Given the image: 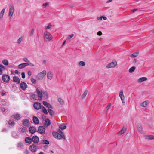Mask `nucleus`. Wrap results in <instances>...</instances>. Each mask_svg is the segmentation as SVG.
Segmentation results:
<instances>
[{
  "label": "nucleus",
  "mask_w": 154,
  "mask_h": 154,
  "mask_svg": "<svg viewBox=\"0 0 154 154\" xmlns=\"http://www.w3.org/2000/svg\"><path fill=\"white\" fill-rule=\"evenodd\" d=\"M23 124L25 126H28L29 125V120L27 119H24L23 120Z\"/></svg>",
  "instance_id": "20"
},
{
  "label": "nucleus",
  "mask_w": 154,
  "mask_h": 154,
  "mask_svg": "<svg viewBox=\"0 0 154 154\" xmlns=\"http://www.w3.org/2000/svg\"><path fill=\"white\" fill-rule=\"evenodd\" d=\"M53 39V36L48 31L44 32V41L46 42H49Z\"/></svg>",
  "instance_id": "1"
},
{
  "label": "nucleus",
  "mask_w": 154,
  "mask_h": 154,
  "mask_svg": "<svg viewBox=\"0 0 154 154\" xmlns=\"http://www.w3.org/2000/svg\"><path fill=\"white\" fill-rule=\"evenodd\" d=\"M51 122L49 119L48 118H47L45 119L44 123V125L45 127H47L50 125Z\"/></svg>",
  "instance_id": "15"
},
{
  "label": "nucleus",
  "mask_w": 154,
  "mask_h": 154,
  "mask_svg": "<svg viewBox=\"0 0 154 154\" xmlns=\"http://www.w3.org/2000/svg\"><path fill=\"white\" fill-rule=\"evenodd\" d=\"M147 80V78L146 77H143L140 78L138 79L137 81L138 83H140L143 82V81H146Z\"/></svg>",
  "instance_id": "23"
},
{
  "label": "nucleus",
  "mask_w": 154,
  "mask_h": 154,
  "mask_svg": "<svg viewBox=\"0 0 154 154\" xmlns=\"http://www.w3.org/2000/svg\"><path fill=\"white\" fill-rule=\"evenodd\" d=\"M29 149L32 152H35L37 149V146L35 144H32L29 146Z\"/></svg>",
  "instance_id": "8"
},
{
  "label": "nucleus",
  "mask_w": 154,
  "mask_h": 154,
  "mask_svg": "<svg viewBox=\"0 0 154 154\" xmlns=\"http://www.w3.org/2000/svg\"><path fill=\"white\" fill-rule=\"evenodd\" d=\"M48 4H49V3L48 2H47L45 4H43L42 5H43V6L45 7L47 6L48 5Z\"/></svg>",
  "instance_id": "53"
},
{
  "label": "nucleus",
  "mask_w": 154,
  "mask_h": 154,
  "mask_svg": "<svg viewBox=\"0 0 154 154\" xmlns=\"http://www.w3.org/2000/svg\"><path fill=\"white\" fill-rule=\"evenodd\" d=\"M46 74V71L45 70H44L37 75L36 78L38 80H42Z\"/></svg>",
  "instance_id": "2"
},
{
  "label": "nucleus",
  "mask_w": 154,
  "mask_h": 154,
  "mask_svg": "<svg viewBox=\"0 0 154 154\" xmlns=\"http://www.w3.org/2000/svg\"><path fill=\"white\" fill-rule=\"evenodd\" d=\"M14 12V8L13 5L12 4H11L9 6V10L8 13V15L10 17V18H11L13 15Z\"/></svg>",
  "instance_id": "6"
},
{
  "label": "nucleus",
  "mask_w": 154,
  "mask_h": 154,
  "mask_svg": "<svg viewBox=\"0 0 154 154\" xmlns=\"http://www.w3.org/2000/svg\"><path fill=\"white\" fill-rule=\"evenodd\" d=\"M117 62L116 60H113L112 62L108 64L106 66L107 69L115 68L117 65Z\"/></svg>",
  "instance_id": "3"
},
{
  "label": "nucleus",
  "mask_w": 154,
  "mask_h": 154,
  "mask_svg": "<svg viewBox=\"0 0 154 154\" xmlns=\"http://www.w3.org/2000/svg\"><path fill=\"white\" fill-rule=\"evenodd\" d=\"M30 99L32 100L35 101L37 99V97L35 94H31L30 96Z\"/></svg>",
  "instance_id": "28"
},
{
  "label": "nucleus",
  "mask_w": 154,
  "mask_h": 154,
  "mask_svg": "<svg viewBox=\"0 0 154 154\" xmlns=\"http://www.w3.org/2000/svg\"><path fill=\"white\" fill-rule=\"evenodd\" d=\"M66 128V126L64 125H61L59 127V128L62 130L65 129Z\"/></svg>",
  "instance_id": "41"
},
{
  "label": "nucleus",
  "mask_w": 154,
  "mask_h": 154,
  "mask_svg": "<svg viewBox=\"0 0 154 154\" xmlns=\"http://www.w3.org/2000/svg\"><path fill=\"white\" fill-rule=\"evenodd\" d=\"M23 146V144L22 142H20L18 143L17 145V148L18 149H21Z\"/></svg>",
  "instance_id": "24"
},
{
  "label": "nucleus",
  "mask_w": 154,
  "mask_h": 154,
  "mask_svg": "<svg viewBox=\"0 0 154 154\" xmlns=\"http://www.w3.org/2000/svg\"><path fill=\"white\" fill-rule=\"evenodd\" d=\"M73 36H74L73 34H71V35H69L67 37L68 39H70L72 38Z\"/></svg>",
  "instance_id": "49"
},
{
  "label": "nucleus",
  "mask_w": 154,
  "mask_h": 154,
  "mask_svg": "<svg viewBox=\"0 0 154 154\" xmlns=\"http://www.w3.org/2000/svg\"><path fill=\"white\" fill-rule=\"evenodd\" d=\"M48 111L49 113V114L51 115V116H54V112L51 109H48Z\"/></svg>",
  "instance_id": "36"
},
{
  "label": "nucleus",
  "mask_w": 154,
  "mask_h": 154,
  "mask_svg": "<svg viewBox=\"0 0 154 154\" xmlns=\"http://www.w3.org/2000/svg\"><path fill=\"white\" fill-rule=\"evenodd\" d=\"M8 123L9 125L12 126H14L15 124L14 122L12 120H10L8 122Z\"/></svg>",
  "instance_id": "44"
},
{
  "label": "nucleus",
  "mask_w": 154,
  "mask_h": 154,
  "mask_svg": "<svg viewBox=\"0 0 154 154\" xmlns=\"http://www.w3.org/2000/svg\"><path fill=\"white\" fill-rule=\"evenodd\" d=\"M88 92V91L87 90H85L82 96V99H84L86 96L87 93Z\"/></svg>",
  "instance_id": "42"
},
{
  "label": "nucleus",
  "mask_w": 154,
  "mask_h": 154,
  "mask_svg": "<svg viewBox=\"0 0 154 154\" xmlns=\"http://www.w3.org/2000/svg\"><path fill=\"white\" fill-rule=\"evenodd\" d=\"M137 9H134L133 10L131 11H132L133 12H135V11H137Z\"/></svg>",
  "instance_id": "59"
},
{
  "label": "nucleus",
  "mask_w": 154,
  "mask_h": 154,
  "mask_svg": "<svg viewBox=\"0 0 154 154\" xmlns=\"http://www.w3.org/2000/svg\"><path fill=\"white\" fill-rule=\"evenodd\" d=\"M47 78L51 80L53 78V74L51 71H49L47 73Z\"/></svg>",
  "instance_id": "16"
},
{
  "label": "nucleus",
  "mask_w": 154,
  "mask_h": 154,
  "mask_svg": "<svg viewBox=\"0 0 154 154\" xmlns=\"http://www.w3.org/2000/svg\"><path fill=\"white\" fill-rule=\"evenodd\" d=\"M39 140V137L37 136H34L32 138V141L35 143H38Z\"/></svg>",
  "instance_id": "13"
},
{
  "label": "nucleus",
  "mask_w": 154,
  "mask_h": 154,
  "mask_svg": "<svg viewBox=\"0 0 154 154\" xmlns=\"http://www.w3.org/2000/svg\"><path fill=\"white\" fill-rule=\"evenodd\" d=\"M13 81L16 84H18L20 83V80L18 77L14 76L13 78Z\"/></svg>",
  "instance_id": "17"
},
{
  "label": "nucleus",
  "mask_w": 154,
  "mask_h": 154,
  "mask_svg": "<svg viewBox=\"0 0 154 154\" xmlns=\"http://www.w3.org/2000/svg\"><path fill=\"white\" fill-rule=\"evenodd\" d=\"M19 130L20 131L21 133H24V132H25L26 131V128H25V127H21V128H20V129Z\"/></svg>",
  "instance_id": "38"
},
{
  "label": "nucleus",
  "mask_w": 154,
  "mask_h": 154,
  "mask_svg": "<svg viewBox=\"0 0 154 154\" xmlns=\"http://www.w3.org/2000/svg\"><path fill=\"white\" fill-rule=\"evenodd\" d=\"M21 75H22V77L23 79H24L25 77V73L24 72H22L21 73Z\"/></svg>",
  "instance_id": "51"
},
{
  "label": "nucleus",
  "mask_w": 154,
  "mask_h": 154,
  "mask_svg": "<svg viewBox=\"0 0 154 154\" xmlns=\"http://www.w3.org/2000/svg\"><path fill=\"white\" fill-rule=\"evenodd\" d=\"M119 96L121 99L122 103H124L125 102L124 100L125 96L123 94V90H121L120 91Z\"/></svg>",
  "instance_id": "9"
},
{
  "label": "nucleus",
  "mask_w": 154,
  "mask_h": 154,
  "mask_svg": "<svg viewBox=\"0 0 154 154\" xmlns=\"http://www.w3.org/2000/svg\"><path fill=\"white\" fill-rule=\"evenodd\" d=\"M28 74L29 76H31L32 75V72L30 71H28Z\"/></svg>",
  "instance_id": "56"
},
{
  "label": "nucleus",
  "mask_w": 154,
  "mask_h": 154,
  "mask_svg": "<svg viewBox=\"0 0 154 154\" xmlns=\"http://www.w3.org/2000/svg\"><path fill=\"white\" fill-rule=\"evenodd\" d=\"M111 106V104L110 103H109L107 105V106L106 107L105 110V112H107L108 111V110L110 109V106Z\"/></svg>",
  "instance_id": "43"
},
{
  "label": "nucleus",
  "mask_w": 154,
  "mask_h": 154,
  "mask_svg": "<svg viewBox=\"0 0 154 154\" xmlns=\"http://www.w3.org/2000/svg\"><path fill=\"white\" fill-rule=\"evenodd\" d=\"M20 87L23 90H25L27 88V84L24 82H22L20 84Z\"/></svg>",
  "instance_id": "12"
},
{
  "label": "nucleus",
  "mask_w": 154,
  "mask_h": 154,
  "mask_svg": "<svg viewBox=\"0 0 154 154\" xmlns=\"http://www.w3.org/2000/svg\"><path fill=\"white\" fill-rule=\"evenodd\" d=\"M137 128L138 131L141 134H144V132L143 130V127L141 124L138 123L137 125Z\"/></svg>",
  "instance_id": "10"
},
{
  "label": "nucleus",
  "mask_w": 154,
  "mask_h": 154,
  "mask_svg": "<svg viewBox=\"0 0 154 154\" xmlns=\"http://www.w3.org/2000/svg\"><path fill=\"white\" fill-rule=\"evenodd\" d=\"M25 141L26 143L30 144L32 142V138L30 137H26L25 139Z\"/></svg>",
  "instance_id": "26"
},
{
  "label": "nucleus",
  "mask_w": 154,
  "mask_h": 154,
  "mask_svg": "<svg viewBox=\"0 0 154 154\" xmlns=\"http://www.w3.org/2000/svg\"><path fill=\"white\" fill-rule=\"evenodd\" d=\"M6 70V68L3 65L0 64V75L2 74L3 72Z\"/></svg>",
  "instance_id": "19"
},
{
  "label": "nucleus",
  "mask_w": 154,
  "mask_h": 154,
  "mask_svg": "<svg viewBox=\"0 0 154 154\" xmlns=\"http://www.w3.org/2000/svg\"><path fill=\"white\" fill-rule=\"evenodd\" d=\"M42 109L43 112L45 114H48V112L46 108L44 107H42Z\"/></svg>",
  "instance_id": "39"
},
{
  "label": "nucleus",
  "mask_w": 154,
  "mask_h": 154,
  "mask_svg": "<svg viewBox=\"0 0 154 154\" xmlns=\"http://www.w3.org/2000/svg\"><path fill=\"white\" fill-rule=\"evenodd\" d=\"M34 30L33 29H32V30L30 34V36H32L33 35V33H34Z\"/></svg>",
  "instance_id": "52"
},
{
  "label": "nucleus",
  "mask_w": 154,
  "mask_h": 154,
  "mask_svg": "<svg viewBox=\"0 0 154 154\" xmlns=\"http://www.w3.org/2000/svg\"><path fill=\"white\" fill-rule=\"evenodd\" d=\"M23 38V37H21L20 38H19L17 40V42L19 44L20 43Z\"/></svg>",
  "instance_id": "48"
},
{
  "label": "nucleus",
  "mask_w": 154,
  "mask_h": 154,
  "mask_svg": "<svg viewBox=\"0 0 154 154\" xmlns=\"http://www.w3.org/2000/svg\"><path fill=\"white\" fill-rule=\"evenodd\" d=\"M2 79L4 82L8 83L10 80V78L8 75L4 74L2 77Z\"/></svg>",
  "instance_id": "5"
},
{
  "label": "nucleus",
  "mask_w": 154,
  "mask_h": 154,
  "mask_svg": "<svg viewBox=\"0 0 154 154\" xmlns=\"http://www.w3.org/2000/svg\"><path fill=\"white\" fill-rule=\"evenodd\" d=\"M43 104L45 106L48 108L53 109V107L52 106H51L49 103L46 101H43Z\"/></svg>",
  "instance_id": "22"
},
{
  "label": "nucleus",
  "mask_w": 154,
  "mask_h": 154,
  "mask_svg": "<svg viewBox=\"0 0 154 154\" xmlns=\"http://www.w3.org/2000/svg\"><path fill=\"white\" fill-rule=\"evenodd\" d=\"M31 82L33 83V84H35L36 83V80H35V79L32 78L31 79Z\"/></svg>",
  "instance_id": "47"
},
{
  "label": "nucleus",
  "mask_w": 154,
  "mask_h": 154,
  "mask_svg": "<svg viewBox=\"0 0 154 154\" xmlns=\"http://www.w3.org/2000/svg\"><path fill=\"white\" fill-rule=\"evenodd\" d=\"M38 132L41 134L44 133L45 132V129L42 126H39L38 128Z\"/></svg>",
  "instance_id": "11"
},
{
  "label": "nucleus",
  "mask_w": 154,
  "mask_h": 154,
  "mask_svg": "<svg viewBox=\"0 0 154 154\" xmlns=\"http://www.w3.org/2000/svg\"><path fill=\"white\" fill-rule=\"evenodd\" d=\"M97 34L98 35L100 36L102 35V33L101 32L99 31L97 32Z\"/></svg>",
  "instance_id": "54"
},
{
  "label": "nucleus",
  "mask_w": 154,
  "mask_h": 154,
  "mask_svg": "<svg viewBox=\"0 0 154 154\" xmlns=\"http://www.w3.org/2000/svg\"><path fill=\"white\" fill-rule=\"evenodd\" d=\"M5 11V9L3 8L1 11L0 13V19H2L3 17V16L4 14Z\"/></svg>",
  "instance_id": "31"
},
{
  "label": "nucleus",
  "mask_w": 154,
  "mask_h": 154,
  "mask_svg": "<svg viewBox=\"0 0 154 154\" xmlns=\"http://www.w3.org/2000/svg\"><path fill=\"white\" fill-rule=\"evenodd\" d=\"M133 62L134 63H136L137 62V60L136 59H134L133 60Z\"/></svg>",
  "instance_id": "58"
},
{
  "label": "nucleus",
  "mask_w": 154,
  "mask_h": 154,
  "mask_svg": "<svg viewBox=\"0 0 154 154\" xmlns=\"http://www.w3.org/2000/svg\"><path fill=\"white\" fill-rule=\"evenodd\" d=\"M34 107L36 109H39L41 108V104L38 102H35L34 104Z\"/></svg>",
  "instance_id": "14"
},
{
  "label": "nucleus",
  "mask_w": 154,
  "mask_h": 154,
  "mask_svg": "<svg viewBox=\"0 0 154 154\" xmlns=\"http://www.w3.org/2000/svg\"><path fill=\"white\" fill-rule=\"evenodd\" d=\"M29 65V64L28 63H23L19 64L18 66V67L20 69H22L24 68L26 66Z\"/></svg>",
  "instance_id": "18"
},
{
  "label": "nucleus",
  "mask_w": 154,
  "mask_h": 154,
  "mask_svg": "<svg viewBox=\"0 0 154 154\" xmlns=\"http://www.w3.org/2000/svg\"><path fill=\"white\" fill-rule=\"evenodd\" d=\"M149 104V103L148 101H146L143 102L141 105V106L142 107H146Z\"/></svg>",
  "instance_id": "29"
},
{
  "label": "nucleus",
  "mask_w": 154,
  "mask_h": 154,
  "mask_svg": "<svg viewBox=\"0 0 154 154\" xmlns=\"http://www.w3.org/2000/svg\"><path fill=\"white\" fill-rule=\"evenodd\" d=\"M20 118V115L17 113L14 115V118L15 119L18 120Z\"/></svg>",
  "instance_id": "30"
},
{
  "label": "nucleus",
  "mask_w": 154,
  "mask_h": 154,
  "mask_svg": "<svg viewBox=\"0 0 154 154\" xmlns=\"http://www.w3.org/2000/svg\"><path fill=\"white\" fill-rule=\"evenodd\" d=\"M33 122L36 124H38L39 123V120L37 117L34 116L33 118Z\"/></svg>",
  "instance_id": "25"
},
{
  "label": "nucleus",
  "mask_w": 154,
  "mask_h": 154,
  "mask_svg": "<svg viewBox=\"0 0 154 154\" xmlns=\"http://www.w3.org/2000/svg\"><path fill=\"white\" fill-rule=\"evenodd\" d=\"M36 128L33 127H31L29 128V131L32 134H33L36 132Z\"/></svg>",
  "instance_id": "27"
},
{
  "label": "nucleus",
  "mask_w": 154,
  "mask_h": 154,
  "mask_svg": "<svg viewBox=\"0 0 154 154\" xmlns=\"http://www.w3.org/2000/svg\"><path fill=\"white\" fill-rule=\"evenodd\" d=\"M2 63L4 65L7 66L8 64V61L6 59L3 60L2 61Z\"/></svg>",
  "instance_id": "34"
},
{
  "label": "nucleus",
  "mask_w": 154,
  "mask_h": 154,
  "mask_svg": "<svg viewBox=\"0 0 154 154\" xmlns=\"http://www.w3.org/2000/svg\"><path fill=\"white\" fill-rule=\"evenodd\" d=\"M102 18H103V19L104 20H106V19H107V18H106V17L103 16H102Z\"/></svg>",
  "instance_id": "57"
},
{
  "label": "nucleus",
  "mask_w": 154,
  "mask_h": 154,
  "mask_svg": "<svg viewBox=\"0 0 154 154\" xmlns=\"http://www.w3.org/2000/svg\"><path fill=\"white\" fill-rule=\"evenodd\" d=\"M6 109H5L4 108H2V110L3 112H4L5 111Z\"/></svg>",
  "instance_id": "60"
},
{
  "label": "nucleus",
  "mask_w": 154,
  "mask_h": 154,
  "mask_svg": "<svg viewBox=\"0 0 154 154\" xmlns=\"http://www.w3.org/2000/svg\"><path fill=\"white\" fill-rule=\"evenodd\" d=\"M1 94L2 96H4L5 95V94L4 93L2 92Z\"/></svg>",
  "instance_id": "64"
},
{
  "label": "nucleus",
  "mask_w": 154,
  "mask_h": 154,
  "mask_svg": "<svg viewBox=\"0 0 154 154\" xmlns=\"http://www.w3.org/2000/svg\"><path fill=\"white\" fill-rule=\"evenodd\" d=\"M145 139L150 140L154 139V136L153 135H146L145 136Z\"/></svg>",
  "instance_id": "33"
},
{
  "label": "nucleus",
  "mask_w": 154,
  "mask_h": 154,
  "mask_svg": "<svg viewBox=\"0 0 154 154\" xmlns=\"http://www.w3.org/2000/svg\"><path fill=\"white\" fill-rule=\"evenodd\" d=\"M44 148L45 149H47V148H48V146H47V145H45L44 146Z\"/></svg>",
  "instance_id": "61"
},
{
  "label": "nucleus",
  "mask_w": 154,
  "mask_h": 154,
  "mask_svg": "<svg viewBox=\"0 0 154 154\" xmlns=\"http://www.w3.org/2000/svg\"><path fill=\"white\" fill-rule=\"evenodd\" d=\"M40 144H44L47 145H48L49 144V142L48 140H44L41 141Z\"/></svg>",
  "instance_id": "32"
},
{
  "label": "nucleus",
  "mask_w": 154,
  "mask_h": 154,
  "mask_svg": "<svg viewBox=\"0 0 154 154\" xmlns=\"http://www.w3.org/2000/svg\"><path fill=\"white\" fill-rule=\"evenodd\" d=\"M52 27V25L51 24H49L47 26L45 27V30H47L50 29Z\"/></svg>",
  "instance_id": "46"
},
{
  "label": "nucleus",
  "mask_w": 154,
  "mask_h": 154,
  "mask_svg": "<svg viewBox=\"0 0 154 154\" xmlns=\"http://www.w3.org/2000/svg\"><path fill=\"white\" fill-rule=\"evenodd\" d=\"M36 91L38 95L39 100L40 101L42 100L43 97V94H45V93L43 92L42 90H40L38 88L36 89Z\"/></svg>",
  "instance_id": "4"
},
{
  "label": "nucleus",
  "mask_w": 154,
  "mask_h": 154,
  "mask_svg": "<svg viewBox=\"0 0 154 154\" xmlns=\"http://www.w3.org/2000/svg\"><path fill=\"white\" fill-rule=\"evenodd\" d=\"M58 101L61 105H63L64 104V100L61 98H59L58 99Z\"/></svg>",
  "instance_id": "37"
},
{
  "label": "nucleus",
  "mask_w": 154,
  "mask_h": 154,
  "mask_svg": "<svg viewBox=\"0 0 154 154\" xmlns=\"http://www.w3.org/2000/svg\"><path fill=\"white\" fill-rule=\"evenodd\" d=\"M23 60L26 62H27V63H29V60H28L26 58H23Z\"/></svg>",
  "instance_id": "50"
},
{
  "label": "nucleus",
  "mask_w": 154,
  "mask_h": 154,
  "mask_svg": "<svg viewBox=\"0 0 154 154\" xmlns=\"http://www.w3.org/2000/svg\"><path fill=\"white\" fill-rule=\"evenodd\" d=\"M52 134L54 137L57 139L60 140L63 138L62 135L57 132H54Z\"/></svg>",
  "instance_id": "7"
},
{
  "label": "nucleus",
  "mask_w": 154,
  "mask_h": 154,
  "mask_svg": "<svg viewBox=\"0 0 154 154\" xmlns=\"http://www.w3.org/2000/svg\"><path fill=\"white\" fill-rule=\"evenodd\" d=\"M112 0H108V1H107L106 2L107 3H109L111 2L112 1Z\"/></svg>",
  "instance_id": "62"
},
{
  "label": "nucleus",
  "mask_w": 154,
  "mask_h": 154,
  "mask_svg": "<svg viewBox=\"0 0 154 154\" xmlns=\"http://www.w3.org/2000/svg\"><path fill=\"white\" fill-rule=\"evenodd\" d=\"M136 69V67L135 66H133L131 68H130L129 70V72L130 73H132Z\"/></svg>",
  "instance_id": "35"
},
{
  "label": "nucleus",
  "mask_w": 154,
  "mask_h": 154,
  "mask_svg": "<svg viewBox=\"0 0 154 154\" xmlns=\"http://www.w3.org/2000/svg\"><path fill=\"white\" fill-rule=\"evenodd\" d=\"M97 19L98 20H101L102 19V16L98 17L97 18Z\"/></svg>",
  "instance_id": "55"
},
{
  "label": "nucleus",
  "mask_w": 154,
  "mask_h": 154,
  "mask_svg": "<svg viewBox=\"0 0 154 154\" xmlns=\"http://www.w3.org/2000/svg\"><path fill=\"white\" fill-rule=\"evenodd\" d=\"M58 131V132L60 133H61V134L63 133L60 130H59Z\"/></svg>",
  "instance_id": "63"
},
{
  "label": "nucleus",
  "mask_w": 154,
  "mask_h": 154,
  "mask_svg": "<svg viewBox=\"0 0 154 154\" xmlns=\"http://www.w3.org/2000/svg\"><path fill=\"white\" fill-rule=\"evenodd\" d=\"M138 55V54L137 52H135L132 54H131L130 55V56L131 57H135L137 56Z\"/></svg>",
  "instance_id": "45"
},
{
  "label": "nucleus",
  "mask_w": 154,
  "mask_h": 154,
  "mask_svg": "<svg viewBox=\"0 0 154 154\" xmlns=\"http://www.w3.org/2000/svg\"><path fill=\"white\" fill-rule=\"evenodd\" d=\"M127 130L126 128L124 127L118 133V135H121L122 134H124Z\"/></svg>",
  "instance_id": "21"
},
{
  "label": "nucleus",
  "mask_w": 154,
  "mask_h": 154,
  "mask_svg": "<svg viewBox=\"0 0 154 154\" xmlns=\"http://www.w3.org/2000/svg\"><path fill=\"white\" fill-rule=\"evenodd\" d=\"M79 65L82 66H83L85 65V63L84 61H80L79 62Z\"/></svg>",
  "instance_id": "40"
}]
</instances>
